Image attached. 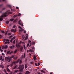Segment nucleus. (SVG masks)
<instances>
[{"mask_svg": "<svg viewBox=\"0 0 74 74\" xmlns=\"http://www.w3.org/2000/svg\"><path fill=\"white\" fill-rule=\"evenodd\" d=\"M15 57V55H12L11 57H8L5 58L6 61H8V62H10L12 60V58L14 59Z\"/></svg>", "mask_w": 74, "mask_h": 74, "instance_id": "f257e3e1", "label": "nucleus"}, {"mask_svg": "<svg viewBox=\"0 0 74 74\" xmlns=\"http://www.w3.org/2000/svg\"><path fill=\"white\" fill-rule=\"evenodd\" d=\"M9 14L8 12H6L3 14V15H2L0 16V21H2L3 20V18H4V16L5 17H6Z\"/></svg>", "mask_w": 74, "mask_h": 74, "instance_id": "f03ea898", "label": "nucleus"}, {"mask_svg": "<svg viewBox=\"0 0 74 74\" xmlns=\"http://www.w3.org/2000/svg\"><path fill=\"white\" fill-rule=\"evenodd\" d=\"M25 68V66L23 65H20L19 66V69H20V71H23V69Z\"/></svg>", "mask_w": 74, "mask_h": 74, "instance_id": "7ed1b4c3", "label": "nucleus"}, {"mask_svg": "<svg viewBox=\"0 0 74 74\" xmlns=\"http://www.w3.org/2000/svg\"><path fill=\"white\" fill-rule=\"evenodd\" d=\"M19 62V64H21L22 63V61L20 60H17V62L14 61L12 63V65H13L14 64H15L17 63H18Z\"/></svg>", "mask_w": 74, "mask_h": 74, "instance_id": "20e7f679", "label": "nucleus"}, {"mask_svg": "<svg viewBox=\"0 0 74 74\" xmlns=\"http://www.w3.org/2000/svg\"><path fill=\"white\" fill-rule=\"evenodd\" d=\"M6 41L5 42V44H9L10 43V40H8V39H4V41Z\"/></svg>", "mask_w": 74, "mask_h": 74, "instance_id": "39448f33", "label": "nucleus"}, {"mask_svg": "<svg viewBox=\"0 0 74 74\" xmlns=\"http://www.w3.org/2000/svg\"><path fill=\"white\" fill-rule=\"evenodd\" d=\"M1 47H2V49H7V48H8V46L7 45H5V46L2 45Z\"/></svg>", "mask_w": 74, "mask_h": 74, "instance_id": "423d86ee", "label": "nucleus"}, {"mask_svg": "<svg viewBox=\"0 0 74 74\" xmlns=\"http://www.w3.org/2000/svg\"><path fill=\"white\" fill-rule=\"evenodd\" d=\"M18 23L20 25H21V26H23V23H22V21H21V20H20L18 22Z\"/></svg>", "mask_w": 74, "mask_h": 74, "instance_id": "0eeeda50", "label": "nucleus"}, {"mask_svg": "<svg viewBox=\"0 0 74 74\" xmlns=\"http://www.w3.org/2000/svg\"><path fill=\"white\" fill-rule=\"evenodd\" d=\"M18 28L19 29H20V30H19V32H22L24 30V29H22V28L20 26H18Z\"/></svg>", "mask_w": 74, "mask_h": 74, "instance_id": "6e6552de", "label": "nucleus"}, {"mask_svg": "<svg viewBox=\"0 0 74 74\" xmlns=\"http://www.w3.org/2000/svg\"><path fill=\"white\" fill-rule=\"evenodd\" d=\"M16 46L17 47H18L19 48L21 47V43H17L16 45Z\"/></svg>", "mask_w": 74, "mask_h": 74, "instance_id": "1a4fd4ad", "label": "nucleus"}, {"mask_svg": "<svg viewBox=\"0 0 74 74\" xmlns=\"http://www.w3.org/2000/svg\"><path fill=\"white\" fill-rule=\"evenodd\" d=\"M17 67H18V65H16L15 66H14L13 68V69H17Z\"/></svg>", "mask_w": 74, "mask_h": 74, "instance_id": "9d476101", "label": "nucleus"}, {"mask_svg": "<svg viewBox=\"0 0 74 74\" xmlns=\"http://www.w3.org/2000/svg\"><path fill=\"white\" fill-rule=\"evenodd\" d=\"M18 72H19V70H16L15 71H14V73H18Z\"/></svg>", "mask_w": 74, "mask_h": 74, "instance_id": "9b49d317", "label": "nucleus"}, {"mask_svg": "<svg viewBox=\"0 0 74 74\" xmlns=\"http://www.w3.org/2000/svg\"><path fill=\"white\" fill-rule=\"evenodd\" d=\"M26 56V53H24V56H23V58L24 59H25V57Z\"/></svg>", "mask_w": 74, "mask_h": 74, "instance_id": "f8f14e48", "label": "nucleus"}, {"mask_svg": "<svg viewBox=\"0 0 74 74\" xmlns=\"http://www.w3.org/2000/svg\"><path fill=\"white\" fill-rule=\"evenodd\" d=\"M7 71H8V72H10L11 71H10V69H9L8 68L7 69Z\"/></svg>", "mask_w": 74, "mask_h": 74, "instance_id": "ddd939ff", "label": "nucleus"}, {"mask_svg": "<svg viewBox=\"0 0 74 74\" xmlns=\"http://www.w3.org/2000/svg\"><path fill=\"white\" fill-rule=\"evenodd\" d=\"M20 50L21 51H22V50H23V47H21Z\"/></svg>", "mask_w": 74, "mask_h": 74, "instance_id": "4468645a", "label": "nucleus"}, {"mask_svg": "<svg viewBox=\"0 0 74 74\" xmlns=\"http://www.w3.org/2000/svg\"><path fill=\"white\" fill-rule=\"evenodd\" d=\"M30 74V72L27 71V72L25 73V74Z\"/></svg>", "mask_w": 74, "mask_h": 74, "instance_id": "2eb2a0df", "label": "nucleus"}, {"mask_svg": "<svg viewBox=\"0 0 74 74\" xmlns=\"http://www.w3.org/2000/svg\"><path fill=\"white\" fill-rule=\"evenodd\" d=\"M1 32L2 33H3V34H5V32L3 30H1Z\"/></svg>", "mask_w": 74, "mask_h": 74, "instance_id": "dca6fc26", "label": "nucleus"}, {"mask_svg": "<svg viewBox=\"0 0 74 74\" xmlns=\"http://www.w3.org/2000/svg\"><path fill=\"white\" fill-rule=\"evenodd\" d=\"M18 59V57H14V60H16Z\"/></svg>", "mask_w": 74, "mask_h": 74, "instance_id": "f3484780", "label": "nucleus"}, {"mask_svg": "<svg viewBox=\"0 0 74 74\" xmlns=\"http://www.w3.org/2000/svg\"><path fill=\"white\" fill-rule=\"evenodd\" d=\"M12 34V33H8V36H11Z\"/></svg>", "mask_w": 74, "mask_h": 74, "instance_id": "a211bd4d", "label": "nucleus"}, {"mask_svg": "<svg viewBox=\"0 0 74 74\" xmlns=\"http://www.w3.org/2000/svg\"><path fill=\"white\" fill-rule=\"evenodd\" d=\"M34 60H36L37 59L36 58V56H34Z\"/></svg>", "mask_w": 74, "mask_h": 74, "instance_id": "6ab92c4d", "label": "nucleus"}, {"mask_svg": "<svg viewBox=\"0 0 74 74\" xmlns=\"http://www.w3.org/2000/svg\"><path fill=\"white\" fill-rule=\"evenodd\" d=\"M17 51H18V50L16 49L14 51V53H16Z\"/></svg>", "mask_w": 74, "mask_h": 74, "instance_id": "aec40b11", "label": "nucleus"}, {"mask_svg": "<svg viewBox=\"0 0 74 74\" xmlns=\"http://www.w3.org/2000/svg\"><path fill=\"white\" fill-rule=\"evenodd\" d=\"M27 64H25V69H27Z\"/></svg>", "mask_w": 74, "mask_h": 74, "instance_id": "412c9836", "label": "nucleus"}, {"mask_svg": "<svg viewBox=\"0 0 74 74\" xmlns=\"http://www.w3.org/2000/svg\"><path fill=\"white\" fill-rule=\"evenodd\" d=\"M8 33V31H6L5 32V35L7 36V33Z\"/></svg>", "mask_w": 74, "mask_h": 74, "instance_id": "4be33fe9", "label": "nucleus"}, {"mask_svg": "<svg viewBox=\"0 0 74 74\" xmlns=\"http://www.w3.org/2000/svg\"><path fill=\"white\" fill-rule=\"evenodd\" d=\"M41 71L42 73H45V71H44L43 70H41Z\"/></svg>", "mask_w": 74, "mask_h": 74, "instance_id": "5701e85b", "label": "nucleus"}, {"mask_svg": "<svg viewBox=\"0 0 74 74\" xmlns=\"http://www.w3.org/2000/svg\"><path fill=\"white\" fill-rule=\"evenodd\" d=\"M10 51H8L7 52V54H10Z\"/></svg>", "mask_w": 74, "mask_h": 74, "instance_id": "b1692460", "label": "nucleus"}, {"mask_svg": "<svg viewBox=\"0 0 74 74\" xmlns=\"http://www.w3.org/2000/svg\"><path fill=\"white\" fill-rule=\"evenodd\" d=\"M25 40H27L28 39V36H26L25 38Z\"/></svg>", "mask_w": 74, "mask_h": 74, "instance_id": "393cba45", "label": "nucleus"}, {"mask_svg": "<svg viewBox=\"0 0 74 74\" xmlns=\"http://www.w3.org/2000/svg\"><path fill=\"white\" fill-rule=\"evenodd\" d=\"M13 52H14V51H11V52L10 53V55H11V53H13Z\"/></svg>", "mask_w": 74, "mask_h": 74, "instance_id": "a878e982", "label": "nucleus"}, {"mask_svg": "<svg viewBox=\"0 0 74 74\" xmlns=\"http://www.w3.org/2000/svg\"><path fill=\"white\" fill-rule=\"evenodd\" d=\"M8 7H10V8H11V5H8Z\"/></svg>", "mask_w": 74, "mask_h": 74, "instance_id": "bb28decb", "label": "nucleus"}, {"mask_svg": "<svg viewBox=\"0 0 74 74\" xmlns=\"http://www.w3.org/2000/svg\"><path fill=\"white\" fill-rule=\"evenodd\" d=\"M0 67H2V68H4V66H3V65H0Z\"/></svg>", "mask_w": 74, "mask_h": 74, "instance_id": "cd10ccee", "label": "nucleus"}, {"mask_svg": "<svg viewBox=\"0 0 74 74\" xmlns=\"http://www.w3.org/2000/svg\"><path fill=\"white\" fill-rule=\"evenodd\" d=\"M15 32V30L14 29H12L11 30V32Z\"/></svg>", "mask_w": 74, "mask_h": 74, "instance_id": "c85d7f7f", "label": "nucleus"}, {"mask_svg": "<svg viewBox=\"0 0 74 74\" xmlns=\"http://www.w3.org/2000/svg\"><path fill=\"white\" fill-rule=\"evenodd\" d=\"M36 44V42H32V45H34Z\"/></svg>", "mask_w": 74, "mask_h": 74, "instance_id": "c756f323", "label": "nucleus"}, {"mask_svg": "<svg viewBox=\"0 0 74 74\" xmlns=\"http://www.w3.org/2000/svg\"><path fill=\"white\" fill-rule=\"evenodd\" d=\"M6 24H8V23H9V21H7L6 22Z\"/></svg>", "mask_w": 74, "mask_h": 74, "instance_id": "7c9ffc66", "label": "nucleus"}, {"mask_svg": "<svg viewBox=\"0 0 74 74\" xmlns=\"http://www.w3.org/2000/svg\"><path fill=\"white\" fill-rule=\"evenodd\" d=\"M3 37V35H0V38H2V37Z\"/></svg>", "mask_w": 74, "mask_h": 74, "instance_id": "2f4dec72", "label": "nucleus"}, {"mask_svg": "<svg viewBox=\"0 0 74 74\" xmlns=\"http://www.w3.org/2000/svg\"><path fill=\"white\" fill-rule=\"evenodd\" d=\"M3 1H4L5 3H7V0H3Z\"/></svg>", "mask_w": 74, "mask_h": 74, "instance_id": "473e14b6", "label": "nucleus"}, {"mask_svg": "<svg viewBox=\"0 0 74 74\" xmlns=\"http://www.w3.org/2000/svg\"><path fill=\"white\" fill-rule=\"evenodd\" d=\"M24 48L25 49H26V46H25V45H24Z\"/></svg>", "mask_w": 74, "mask_h": 74, "instance_id": "72a5a7b5", "label": "nucleus"}, {"mask_svg": "<svg viewBox=\"0 0 74 74\" xmlns=\"http://www.w3.org/2000/svg\"><path fill=\"white\" fill-rule=\"evenodd\" d=\"M10 21H14V19H11L10 20Z\"/></svg>", "mask_w": 74, "mask_h": 74, "instance_id": "f704fd0d", "label": "nucleus"}, {"mask_svg": "<svg viewBox=\"0 0 74 74\" xmlns=\"http://www.w3.org/2000/svg\"><path fill=\"white\" fill-rule=\"evenodd\" d=\"M29 51L30 52H33V50L31 49L29 50Z\"/></svg>", "mask_w": 74, "mask_h": 74, "instance_id": "c9c22d12", "label": "nucleus"}, {"mask_svg": "<svg viewBox=\"0 0 74 74\" xmlns=\"http://www.w3.org/2000/svg\"><path fill=\"white\" fill-rule=\"evenodd\" d=\"M10 49H13V47H12V46H11L10 47Z\"/></svg>", "mask_w": 74, "mask_h": 74, "instance_id": "e433bc0d", "label": "nucleus"}, {"mask_svg": "<svg viewBox=\"0 0 74 74\" xmlns=\"http://www.w3.org/2000/svg\"><path fill=\"white\" fill-rule=\"evenodd\" d=\"M28 44H30V42H31V41L30 40H29L28 41Z\"/></svg>", "mask_w": 74, "mask_h": 74, "instance_id": "4c0bfd02", "label": "nucleus"}, {"mask_svg": "<svg viewBox=\"0 0 74 74\" xmlns=\"http://www.w3.org/2000/svg\"><path fill=\"white\" fill-rule=\"evenodd\" d=\"M13 44H15V40H14V41L13 42Z\"/></svg>", "mask_w": 74, "mask_h": 74, "instance_id": "58836bf2", "label": "nucleus"}, {"mask_svg": "<svg viewBox=\"0 0 74 74\" xmlns=\"http://www.w3.org/2000/svg\"><path fill=\"white\" fill-rule=\"evenodd\" d=\"M29 44H29V43H28L27 44V47H29Z\"/></svg>", "mask_w": 74, "mask_h": 74, "instance_id": "ea45409f", "label": "nucleus"}, {"mask_svg": "<svg viewBox=\"0 0 74 74\" xmlns=\"http://www.w3.org/2000/svg\"><path fill=\"white\" fill-rule=\"evenodd\" d=\"M31 46H32V43H30L29 44V47H31Z\"/></svg>", "mask_w": 74, "mask_h": 74, "instance_id": "a19ab883", "label": "nucleus"}, {"mask_svg": "<svg viewBox=\"0 0 74 74\" xmlns=\"http://www.w3.org/2000/svg\"><path fill=\"white\" fill-rule=\"evenodd\" d=\"M5 8H3L2 10V11H3V10H5Z\"/></svg>", "mask_w": 74, "mask_h": 74, "instance_id": "79ce46f5", "label": "nucleus"}, {"mask_svg": "<svg viewBox=\"0 0 74 74\" xmlns=\"http://www.w3.org/2000/svg\"><path fill=\"white\" fill-rule=\"evenodd\" d=\"M9 66H10V65H8L7 66V68H8V67H9Z\"/></svg>", "mask_w": 74, "mask_h": 74, "instance_id": "37998d69", "label": "nucleus"}, {"mask_svg": "<svg viewBox=\"0 0 74 74\" xmlns=\"http://www.w3.org/2000/svg\"><path fill=\"white\" fill-rule=\"evenodd\" d=\"M21 14L19 13L18 14V16H21Z\"/></svg>", "mask_w": 74, "mask_h": 74, "instance_id": "c03bdc74", "label": "nucleus"}, {"mask_svg": "<svg viewBox=\"0 0 74 74\" xmlns=\"http://www.w3.org/2000/svg\"><path fill=\"white\" fill-rule=\"evenodd\" d=\"M12 39H11V40H10V42H12Z\"/></svg>", "mask_w": 74, "mask_h": 74, "instance_id": "a18cd8bd", "label": "nucleus"}, {"mask_svg": "<svg viewBox=\"0 0 74 74\" xmlns=\"http://www.w3.org/2000/svg\"><path fill=\"white\" fill-rule=\"evenodd\" d=\"M12 47H13V48H15V46L14 45H13Z\"/></svg>", "mask_w": 74, "mask_h": 74, "instance_id": "49530a36", "label": "nucleus"}, {"mask_svg": "<svg viewBox=\"0 0 74 74\" xmlns=\"http://www.w3.org/2000/svg\"><path fill=\"white\" fill-rule=\"evenodd\" d=\"M1 59H2V56H1L0 57V60H1Z\"/></svg>", "mask_w": 74, "mask_h": 74, "instance_id": "de8ad7c7", "label": "nucleus"}, {"mask_svg": "<svg viewBox=\"0 0 74 74\" xmlns=\"http://www.w3.org/2000/svg\"><path fill=\"white\" fill-rule=\"evenodd\" d=\"M3 5V4L0 5V7H1V6H2V5Z\"/></svg>", "mask_w": 74, "mask_h": 74, "instance_id": "09e8293b", "label": "nucleus"}, {"mask_svg": "<svg viewBox=\"0 0 74 74\" xmlns=\"http://www.w3.org/2000/svg\"><path fill=\"white\" fill-rule=\"evenodd\" d=\"M23 55H22L21 57V59H23Z\"/></svg>", "mask_w": 74, "mask_h": 74, "instance_id": "8fccbe9b", "label": "nucleus"}, {"mask_svg": "<svg viewBox=\"0 0 74 74\" xmlns=\"http://www.w3.org/2000/svg\"><path fill=\"white\" fill-rule=\"evenodd\" d=\"M15 27H16V26H15V25H14L13 26V28H15Z\"/></svg>", "mask_w": 74, "mask_h": 74, "instance_id": "3c124183", "label": "nucleus"}, {"mask_svg": "<svg viewBox=\"0 0 74 74\" xmlns=\"http://www.w3.org/2000/svg\"><path fill=\"white\" fill-rule=\"evenodd\" d=\"M24 33H26V31H24Z\"/></svg>", "mask_w": 74, "mask_h": 74, "instance_id": "603ef678", "label": "nucleus"}, {"mask_svg": "<svg viewBox=\"0 0 74 74\" xmlns=\"http://www.w3.org/2000/svg\"><path fill=\"white\" fill-rule=\"evenodd\" d=\"M4 71H5V72H6L7 71H6V70H5V69H4Z\"/></svg>", "mask_w": 74, "mask_h": 74, "instance_id": "864d4df0", "label": "nucleus"}, {"mask_svg": "<svg viewBox=\"0 0 74 74\" xmlns=\"http://www.w3.org/2000/svg\"><path fill=\"white\" fill-rule=\"evenodd\" d=\"M11 37H12V35H11V36H10V38H11Z\"/></svg>", "mask_w": 74, "mask_h": 74, "instance_id": "5fc2aeb1", "label": "nucleus"}, {"mask_svg": "<svg viewBox=\"0 0 74 74\" xmlns=\"http://www.w3.org/2000/svg\"><path fill=\"white\" fill-rule=\"evenodd\" d=\"M16 9H19V8L18 7H16Z\"/></svg>", "mask_w": 74, "mask_h": 74, "instance_id": "6e6d98bb", "label": "nucleus"}, {"mask_svg": "<svg viewBox=\"0 0 74 74\" xmlns=\"http://www.w3.org/2000/svg\"><path fill=\"white\" fill-rule=\"evenodd\" d=\"M35 65H36V66H37V63H35Z\"/></svg>", "mask_w": 74, "mask_h": 74, "instance_id": "4d7b16f0", "label": "nucleus"}, {"mask_svg": "<svg viewBox=\"0 0 74 74\" xmlns=\"http://www.w3.org/2000/svg\"><path fill=\"white\" fill-rule=\"evenodd\" d=\"M1 52H3V50L2 49H1Z\"/></svg>", "mask_w": 74, "mask_h": 74, "instance_id": "13d9d810", "label": "nucleus"}, {"mask_svg": "<svg viewBox=\"0 0 74 74\" xmlns=\"http://www.w3.org/2000/svg\"><path fill=\"white\" fill-rule=\"evenodd\" d=\"M40 63H38V66H40Z\"/></svg>", "mask_w": 74, "mask_h": 74, "instance_id": "bf43d9fd", "label": "nucleus"}, {"mask_svg": "<svg viewBox=\"0 0 74 74\" xmlns=\"http://www.w3.org/2000/svg\"><path fill=\"white\" fill-rule=\"evenodd\" d=\"M2 55L3 56H4V54L3 53H2Z\"/></svg>", "mask_w": 74, "mask_h": 74, "instance_id": "052dcab7", "label": "nucleus"}, {"mask_svg": "<svg viewBox=\"0 0 74 74\" xmlns=\"http://www.w3.org/2000/svg\"><path fill=\"white\" fill-rule=\"evenodd\" d=\"M16 29H15L14 32H16Z\"/></svg>", "mask_w": 74, "mask_h": 74, "instance_id": "680f3d73", "label": "nucleus"}, {"mask_svg": "<svg viewBox=\"0 0 74 74\" xmlns=\"http://www.w3.org/2000/svg\"><path fill=\"white\" fill-rule=\"evenodd\" d=\"M9 14H12V12H10Z\"/></svg>", "mask_w": 74, "mask_h": 74, "instance_id": "e2e57ef3", "label": "nucleus"}, {"mask_svg": "<svg viewBox=\"0 0 74 74\" xmlns=\"http://www.w3.org/2000/svg\"><path fill=\"white\" fill-rule=\"evenodd\" d=\"M19 74H23L22 73H19Z\"/></svg>", "mask_w": 74, "mask_h": 74, "instance_id": "0e129e2a", "label": "nucleus"}, {"mask_svg": "<svg viewBox=\"0 0 74 74\" xmlns=\"http://www.w3.org/2000/svg\"><path fill=\"white\" fill-rule=\"evenodd\" d=\"M1 47H0V50H1Z\"/></svg>", "mask_w": 74, "mask_h": 74, "instance_id": "69168bd1", "label": "nucleus"}, {"mask_svg": "<svg viewBox=\"0 0 74 74\" xmlns=\"http://www.w3.org/2000/svg\"><path fill=\"white\" fill-rule=\"evenodd\" d=\"M38 74H40V72L38 73Z\"/></svg>", "mask_w": 74, "mask_h": 74, "instance_id": "338daca9", "label": "nucleus"}, {"mask_svg": "<svg viewBox=\"0 0 74 74\" xmlns=\"http://www.w3.org/2000/svg\"><path fill=\"white\" fill-rule=\"evenodd\" d=\"M4 52H7V51H6V50H5L4 51Z\"/></svg>", "mask_w": 74, "mask_h": 74, "instance_id": "774afa93", "label": "nucleus"}]
</instances>
